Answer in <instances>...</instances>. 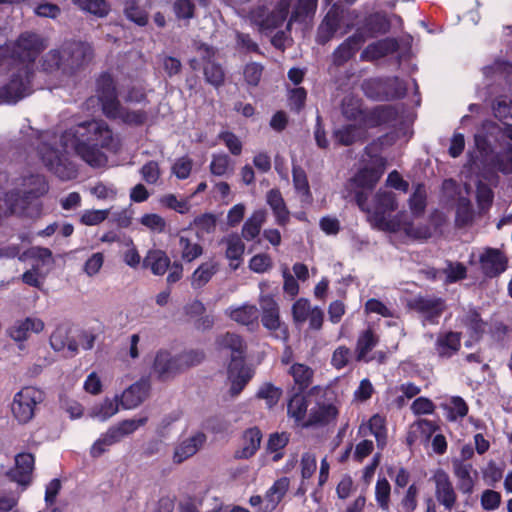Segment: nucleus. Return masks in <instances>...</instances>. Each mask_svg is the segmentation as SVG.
I'll return each mask as SVG.
<instances>
[{"label": "nucleus", "mask_w": 512, "mask_h": 512, "mask_svg": "<svg viewBox=\"0 0 512 512\" xmlns=\"http://www.w3.org/2000/svg\"><path fill=\"white\" fill-rule=\"evenodd\" d=\"M112 130L104 121H85L65 130L61 141L70 147L89 166L99 168L107 162L101 148H108L112 143Z\"/></svg>", "instance_id": "obj_1"}, {"label": "nucleus", "mask_w": 512, "mask_h": 512, "mask_svg": "<svg viewBox=\"0 0 512 512\" xmlns=\"http://www.w3.org/2000/svg\"><path fill=\"white\" fill-rule=\"evenodd\" d=\"M95 56L91 43L82 40L65 41L59 48L46 53L43 66L46 70L61 71L66 76H74L84 70Z\"/></svg>", "instance_id": "obj_2"}, {"label": "nucleus", "mask_w": 512, "mask_h": 512, "mask_svg": "<svg viewBox=\"0 0 512 512\" xmlns=\"http://www.w3.org/2000/svg\"><path fill=\"white\" fill-rule=\"evenodd\" d=\"M356 204L367 215V221L375 228L396 232L399 221L389 219L391 213L398 209L396 193L387 189H379L372 197L371 202L365 192L356 193Z\"/></svg>", "instance_id": "obj_3"}, {"label": "nucleus", "mask_w": 512, "mask_h": 512, "mask_svg": "<svg viewBox=\"0 0 512 512\" xmlns=\"http://www.w3.org/2000/svg\"><path fill=\"white\" fill-rule=\"evenodd\" d=\"M223 349L231 351V360L227 374L231 382V394L238 395L252 378L251 370L245 365V344L243 339L234 333H226L219 340Z\"/></svg>", "instance_id": "obj_4"}, {"label": "nucleus", "mask_w": 512, "mask_h": 512, "mask_svg": "<svg viewBox=\"0 0 512 512\" xmlns=\"http://www.w3.org/2000/svg\"><path fill=\"white\" fill-rule=\"evenodd\" d=\"M291 7V15L286 25L287 31H290L293 22L300 21L315 12L317 0H280L275 8L261 21L260 29L266 34L273 33L287 20Z\"/></svg>", "instance_id": "obj_5"}, {"label": "nucleus", "mask_w": 512, "mask_h": 512, "mask_svg": "<svg viewBox=\"0 0 512 512\" xmlns=\"http://www.w3.org/2000/svg\"><path fill=\"white\" fill-rule=\"evenodd\" d=\"M45 39L38 33L25 31L17 39L0 48V53L12 60L32 68V64L46 49Z\"/></svg>", "instance_id": "obj_6"}, {"label": "nucleus", "mask_w": 512, "mask_h": 512, "mask_svg": "<svg viewBox=\"0 0 512 512\" xmlns=\"http://www.w3.org/2000/svg\"><path fill=\"white\" fill-rule=\"evenodd\" d=\"M38 154L44 166L59 179L67 181L77 177L78 168L65 149L42 143L38 147Z\"/></svg>", "instance_id": "obj_7"}, {"label": "nucleus", "mask_w": 512, "mask_h": 512, "mask_svg": "<svg viewBox=\"0 0 512 512\" xmlns=\"http://www.w3.org/2000/svg\"><path fill=\"white\" fill-rule=\"evenodd\" d=\"M148 421V417L144 416L139 419H125L108 428L93 443L90 448V456L99 458L109 450V447L119 443L124 437L133 434L139 427L144 426Z\"/></svg>", "instance_id": "obj_8"}, {"label": "nucleus", "mask_w": 512, "mask_h": 512, "mask_svg": "<svg viewBox=\"0 0 512 512\" xmlns=\"http://www.w3.org/2000/svg\"><path fill=\"white\" fill-rule=\"evenodd\" d=\"M45 399L43 390L33 387L25 386L20 391L15 393L11 403V412L13 418L20 425L29 423L35 416L37 406L40 405Z\"/></svg>", "instance_id": "obj_9"}, {"label": "nucleus", "mask_w": 512, "mask_h": 512, "mask_svg": "<svg viewBox=\"0 0 512 512\" xmlns=\"http://www.w3.org/2000/svg\"><path fill=\"white\" fill-rule=\"evenodd\" d=\"M33 69L28 65H22L14 72L8 83L0 87V101L8 104L17 103L29 94Z\"/></svg>", "instance_id": "obj_10"}, {"label": "nucleus", "mask_w": 512, "mask_h": 512, "mask_svg": "<svg viewBox=\"0 0 512 512\" xmlns=\"http://www.w3.org/2000/svg\"><path fill=\"white\" fill-rule=\"evenodd\" d=\"M445 223V215L442 212L435 210L429 215L427 221L399 223L398 230H402L407 237L413 240L426 241L440 234Z\"/></svg>", "instance_id": "obj_11"}, {"label": "nucleus", "mask_w": 512, "mask_h": 512, "mask_svg": "<svg viewBox=\"0 0 512 512\" xmlns=\"http://www.w3.org/2000/svg\"><path fill=\"white\" fill-rule=\"evenodd\" d=\"M327 400L325 389L321 394L314 395L313 406L310 407L307 420L302 423L303 427L325 426L336 420L338 408Z\"/></svg>", "instance_id": "obj_12"}, {"label": "nucleus", "mask_w": 512, "mask_h": 512, "mask_svg": "<svg viewBox=\"0 0 512 512\" xmlns=\"http://www.w3.org/2000/svg\"><path fill=\"white\" fill-rule=\"evenodd\" d=\"M96 92L102 112L113 115L120 107L116 82L108 71L100 73L96 79Z\"/></svg>", "instance_id": "obj_13"}, {"label": "nucleus", "mask_w": 512, "mask_h": 512, "mask_svg": "<svg viewBox=\"0 0 512 512\" xmlns=\"http://www.w3.org/2000/svg\"><path fill=\"white\" fill-rule=\"evenodd\" d=\"M385 169V160L382 157H375L373 159V166H367L358 171L354 177H352L347 188L354 192H363L362 189L371 190L380 180Z\"/></svg>", "instance_id": "obj_14"}, {"label": "nucleus", "mask_w": 512, "mask_h": 512, "mask_svg": "<svg viewBox=\"0 0 512 512\" xmlns=\"http://www.w3.org/2000/svg\"><path fill=\"white\" fill-rule=\"evenodd\" d=\"M408 307L421 314L425 321L435 324L446 309L443 299L418 296L408 302Z\"/></svg>", "instance_id": "obj_15"}, {"label": "nucleus", "mask_w": 512, "mask_h": 512, "mask_svg": "<svg viewBox=\"0 0 512 512\" xmlns=\"http://www.w3.org/2000/svg\"><path fill=\"white\" fill-rule=\"evenodd\" d=\"M35 466V457L32 453L21 452L15 456V466L7 471L6 475L13 482L27 487L32 481Z\"/></svg>", "instance_id": "obj_16"}, {"label": "nucleus", "mask_w": 512, "mask_h": 512, "mask_svg": "<svg viewBox=\"0 0 512 512\" xmlns=\"http://www.w3.org/2000/svg\"><path fill=\"white\" fill-rule=\"evenodd\" d=\"M323 388L315 386L309 390L306 395L295 394L288 402L287 412L288 415L295 419L296 422H305L308 417V407L312 406L315 394H321Z\"/></svg>", "instance_id": "obj_17"}, {"label": "nucleus", "mask_w": 512, "mask_h": 512, "mask_svg": "<svg viewBox=\"0 0 512 512\" xmlns=\"http://www.w3.org/2000/svg\"><path fill=\"white\" fill-rule=\"evenodd\" d=\"M507 261L504 253L495 248H486L479 258L481 270L488 277H495L505 271Z\"/></svg>", "instance_id": "obj_18"}, {"label": "nucleus", "mask_w": 512, "mask_h": 512, "mask_svg": "<svg viewBox=\"0 0 512 512\" xmlns=\"http://www.w3.org/2000/svg\"><path fill=\"white\" fill-rule=\"evenodd\" d=\"M150 388L148 378H141L139 381L130 385L120 396V404L123 409H133L142 404L148 397Z\"/></svg>", "instance_id": "obj_19"}, {"label": "nucleus", "mask_w": 512, "mask_h": 512, "mask_svg": "<svg viewBox=\"0 0 512 512\" xmlns=\"http://www.w3.org/2000/svg\"><path fill=\"white\" fill-rule=\"evenodd\" d=\"M207 436L202 431H198L192 436L182 440L174 449L173 462L181 464L194 456L206 443Z\"/></svg>", "instance_id": "obj_20"}, {"label": "nucleus", "mask_w": 512, "mask_h": 512, "mask_svg": "<svg viewBox=\"0 0 512 512\" xmlns=\"http://www.w3.org/2000/svg\"><path fill=\"white\" fill-rule=\"evenodd\" d=\"M366 39L367 37L364 32L358 30L334 51L333 63L337 66H341L346 63L360 49Z\"/></svg>", "instance_id": "obj_21"}, {"label": "nucleus", "mask_w": 512, "mask_h": 512, "mask_svg": "<svg viewBox=\"0 0 512 512\" xmlns=\"http://www.w3.org/2000/svg\"><path fill=\"white\" fill-rule=\"evenodd\" d=\"M177 355L172 356L167 350H159L153 362V371L161 381L174 376L180 372Z\"/></svg>", "instance_id": "obj_22"}, {"label": "nucleus", "mask_w": 512, "mask_h": 512, "mask_svg": "<svg viewBox=\"0 0 512 512\" xmlns=\"http://www.w3.org/2000/svg\"><path fill=\"white\" fill-rule=\"evenodd\" d=\"M44 329V322L39 318L26 317L16 320L9 327L8 335L16 342L26 341L31 333H40Z\"/></svg>", "instance_id": "obj_23"}, {"label": "nucleus", "mask_w": 512, "mask_h": 512, "mask_svg": "<svg viewBox=\"0 0 512 512\" xmlns=\"http://www.w3.org/2000/svg\"><path fill=\"white\" fill-rule=\"evenodd\" d=\"M289 488V479L283 477L278 479L273 486L267 491L264 498L258 497V512H271L280 503Z\"/></svg>", "instance_id": "obj_24"}, {"label": "nucleus", "mask_w": 512, "mask_h": 512, "mask_svg": "<svg viewBox=\"0 0 512 512\" xmlns=\"http://www.w3.org/2000/svg\"><path fill=\"white\" fill-rule=\"evenodd\" d=\"M399 43L395 38H385L369 44L361 53V60L375 61L396 52Z\"/></svg>", "instance_id": "obj_25"}, {"label": "nucleus", "mask_w": 512, "mask_h": 512, "mask_svg": "<svg viewBox=\"0 0 512 512\" xmlns=\"http://www.w3.org/2000/svg\"><path fill=\"white\" fill-rule=\"evenodd\" d=\"M436 483V498L447 509H451L456 502V493L447 473L439 470L434 476Z\"/></svg>", "instance_id": "obj_26"}, {"label": "nucleus", "mask_w": 512, "mask_h": 512, "mask_svg": "<svg viewBox=\"0 0 512 512\" xmlns=\"http://www.w3.org/2000/svg\"><path fill=\"white\" fill-rule=\"evenodd\" d=\"M23 201L29 202L30 200L44 196L48 190L49 185L45 176L40 174H31L23 179Z\"/></svg>", "instance_id": "obj_27"}, {"label": "nucleus", "mask_w": 512, "mask_h": 512, "mask_svg": "<svg viewBox=\"0 0 512 512\" xmlns=\"http://www.w3.org/2000/svg\"><path fill=\"white\" fill-rule=\"evenodd\" d=\"M367 132L357 124L345 125L333 132V138L339 145L350 146L367 139Z\"/></svg>", "instance_id": "obj_28"}, {"label": "nucleus", "mask_w": 512, "mask_h": 512, "mask_svg": "<svg viewBox=\"0 0 512 512\" xmlns=\"http://www.w3.org/2000/svg\"><path fill=\"white\" fill-rule=\"evenodd\" d=\"M263 326L271 332H275L281 327L279 317V307L271 297H263L261 300Z\"/></svg>", "instance_id": "obj_29"}, {"label": "nucleus", "mask_w": 512, "mask_h": 512, "mask_svg": "<svg viewBox=\"0 0 512 512\" xmlns=\"http://www.w3.org/2000/svg\"><path fill=\"white\" fill-rule=\"evenodd\" d=\"M170 258L165 251L151 249L143 259V267L149 268L154 275H164L170 266Z\"/></svg>", "instance_id": "obj_30"}, {"label": "nucleus", "mask_w": 512, "mask_h": 512, "mask_svg": "<svg viewBox=\"0 0 512 512\" xmlns=\"http://www.w3.org/2000/svg\"><path fill=\"white\" fill-rule=\"evenodd\" d=\"M106 117L112 120L120 119L130 126H142L148 120V113L143 109L130 110L120 103L119 109L113 115L108 114Z\"/></svg>", "instance_id": "obj_31"}, {"label": "nucleus", "mask_w": 512, "mask_h": 512, "mask_svg": "<svg viewBox=\"0 0 512 512\" xmlns=\"http://www.w3.org/2000/svg\"><path fill=\"white\" fill-rule=\"evenodd\" d=\"M266 202L271 207L277 223L285 225L289 221V211L280 191L277 189L270 190L266 195Z\"/></svg>", "instance_id": "obj_32"}, {"label": "nucleus", "mask_w": 512, "mask_h": 512, "mask_svg": "<svg viewBox=\"0 0 512 512\" xmlns=\"http://www.w3.org/2000/svg\"><path fill=\"white\" fill-rule=\"evenodd\" d=\"M460 333L448 332L437 339V350L441 357H450L460 348Z\"/></svg>", "instance_id": "obj_33"}, {"label": "nucleus", "mask_w": 512, "mask_h": 512, "mask_svg": "<svg viewBox=\"0 0 512 512\" xmlns=\"http://www.w3.org/2000/svg\"><path fill=\"white\" fill-rule=\"evenodd\" d=\"M453 470L459 481L458 488L463 493H471L474 486V481L471 477L472 466L456 460L453 461Z\"/></svg>", "instance_id": "obj_34"}, {"label": "nucleus", "mask_w": 512, "mask_h": 512, "mask_svg": "<svg viewBox=\"0 0 512 512\" xmlns=\"http://www.w3.org/2000/svg\"><path fill=\"white\" fill-rule=\"evenodd\" d=\"M218 271L214 262L202 263L192 274L191 285L195 289L204 287Z\"/></svg>", "instance_id": "obj_35"}, {"label": "nucleus", "mask_w": 512, "mask_h": 512, "mask_svg": "<svg viewBox=\"0 0 512 512\" xmlns=\"http://www.w3.org/2000/svg\"><path fill=\"white\" fill-rule=\"evenodd\" d=\"M123 13L129 21L140 27L148 24V13L140 7L138 0H125Z\"/></svg>", "instance_id": "obj_36"}, {"label": "nucleus", "mask_w": 512, "mask_h": 512, "mask_svg": "<svg viewBox=\"0 0 512 512\" xmlns=\"http://www.w3.org/2000/svg\"><path fill=\"white\" fill-rule=\"evenodd\" d=\"M289 374L293 377L298 389L303 391L312 383L314 372L305 364L295 363L290 367Z\"/></svg>", "instance_id": "obj_37"}, {"label": "nucleus", "mask_w": 512, "mask_h": 512, "mask_svg": "<svg viewBox=\"0 0 512 512\" xmlns=\"http://www.w3.org/2000/svg\"><path fill=\"white\" fill-rule=\"evenodd\" d=\"M339 25L337 14L329 12L319 26L317 33L318 43L326 44L337 32Z\"/></svg>", "instance_id": "obj_38"}, {"label": "nucleus", "mask_w": 512, "mask_h": 512, "mask_svg": "<svg viewBox=\"0 0 512 512\" xmlns=\"http://www.w3.org/2000/svg\"><path fill=\"white\" fill-rule=\"evenodd\" d=\"M387 120V109L384 107H377L371 111H362L358 119V126H361L366 132L368 128L381 125Z\"/></svg>", "instance_id": "obj_39"}, {"label": "nucleus", "mask_w": 512, "mask_h": 512, "mask_svg": "<svg viewBox=\"0 0 512 512\" xmlns=\"http://www.w3.org/2000/svg\"><path fill=\"white\" fill-rule=\"evenodd\" d=\"M178 244L181 251V259L185 263H191L203 254V247L186 236L181 235Z\"/></svg>", "instance_id": "obj_40"}, {"label": "nucleus", "mask_w": 512, "mask_h": 512, "mask_svg": "<svg viewBox=\"0 0 512 512\" xmlns=\"http://www.w3.org/2000/svg\"><path fill=\"white\" fill-rule=\"evenodd\" d=\"M82 11L93 14L96 17H106L110 12V5L106 0H72Z\"/></svg>", "instance_id": "obj_41"}, {"label": "nucleus", "mask_w": 512, "mask_h": 512, "mask_svg": "<svg viewBox=\"0 0 512 512\" xmlns=\"http://www.w3.org/2000/svg\"><path fill=\"white\" fill-rule=\"evenodd\" d=\"M203 74L205 81L218 89L225 82V71L223 67L216 62H209L203 65Z\"/></svg>", "instance_id": "obj_42"}, {"label": "nucleus", "mask_w": 512, "mask_h": 512, "mask_svg": "<svg viewBox=\"0 0 512 512\" xmlns=\"http://www.w3.org/2000/svg\"><path fill=\"white\" fill-rule=\"evenodd\" d=\"M473 219L474 211L470 200L466 196H460L456 202V224L466 226L472 223Z\"/></svg>", "instance_id": "obj_43"}, {"label": "nucleus", "mask_w": 512, "mask_h": 512, "mask_svg": "<svg viewBox=\"0 0 512 512\" xmlns=\"http://www.w3.org/2000/svg\"><path fill=\"white\" fill-rule=\"evenodd\" d=\"M505 134L510 141L506 144V148L497 154L495 165L503 173H510L512 172V129H507Z\"/></svg>", "instance_id": "obj_44"}, {"label": "nucleus", "mask_w": 512, "mask_h": 512, "mask_svg": "<svg viewBox=\"0 0 512 512\" xmlns=\"http://www.w3.org/2000/svg\"><path fill=\"white\" fill-rule=\"evenodd\" d=\"M427 192L422 184H417L409 199V208L414 217L421 215L426 208Z\"/></svg>", "instance_id": "obj_45"}, {"label": "nucleus", "mask_w": 512, "mask_h": 512, "mask_svg": "<svg viewBox=\"0 0 512 512\" xmlns=\"http://www.w3.org/2000/svg\"><path fill=\"white\" fill-rule=\"evenodd\" d=\"M180 372L199 365L205 359V353L199 349L183 351L177 355Z\"/></svg>", "instance_id": "obj_46"}, {"label": "nucleus", "mask_w": 512, "mask_h": 512, "mask_svg": "<svg viewBox=\"0 0 512 512\" xmlns=\"http://www.w3.org/2000/svg\"><path fill=\"white\" fill-rule=\"evenodd\" d=\"M362 111L360 99L352 95L343 98L341 112L346 119L358 121Z\"/></svg>", "instance_id": "obj_47"}, {"label": "nucleus", "mask_w": 512, "mask_h": 512, "mask_svg": "<svg viewBox=\"0 0 512 512\" xmlns=\"http://www.w3.org/2000/svg\"><path fill=\"white\" fill-rule=\"evenodd\" d=\"M229 316L239 324L250 325L256 320V307L254 305H243L232 309Z\"/></svg>", "instance_id": "obj_48"}, {"label": "nucleus", "mask_w": 512, "mask_h": 512, "mask_svg": "<svg viewBox=\"0 0 512 512\" xmlns=\"http://www.w3.org/2000/svg\"><path fill=\"white\" fill-rule=\"evenodd\" d=\"M377 344V338L372 330H366L358 339L356 346V359L362 361L365 359L368 352H370Z\"/></svg>", "instance_id": "obj_49"}, {"label": "nucleus", "mask_w": 512, "mask_h": 512, "mask_svg": "<svg viewBox=\"0 0 512 512\" xmlns=\"http://www.w3.org/2000/svg\"><path fill=\"white\" fill-rule=\"evenodd\" d=\"M293 183L296 191L301 194L303 201L311 202V193L306 173L301 168L293 169Z\"/></svg>", "instance_id": "obj_50"}, {"label": "nucleus", "mask_w": 512, "mask_h": 512, "mask_svg": "<svg viewBox=\"0 0 512 512\" xmlns=\"http://www.w3.org/2000/svg\"><path fill=\"white\" fill-rule=\"evenodd\" d=\"M366 28L374 34H384L390 29V22L383 14L376 13L366 19Z\"/></svg>", "instance_id": "obj_51"}, {"label": "nucleus", "mask_w": 512, "mask_h": 512, "mask_svg": "<svg viewBox=\"0 0 512 512\" xmlns=\"http://www.w3.org/2000/svg\"><path fill=\"white\" fill-rule=\"evenodd\" d=\"M173 12L178 20H190L195 17V4L192 0H175Z\"/></svg>", "instance_id": "obj_52"}, {"label": "nucleus", "mask_w": 512, "mask_h": 512, "mask_svg": "<svg viewBox=\"0 0 512 512\" xmlns=\"http://www.w3.org/2000/svg\"><path fill=\"white\" fill-rule=\"evenodd\" d=\"M390 492H391V486L387 479L382 478L379 479L376 483L375 487V497L379 504V506L384 510L387 511L389 509V503H390Z\"/></svg>", "instance_id": "obj_53"}, {"label": "nucleus", "mask_w": 512, "mask_h": 512, "mask_svg": "<svg viewBox=\"0 0 512 512\" xmlns=\"http://www.w3.org/2000/svg\"><path fill=\"white\" fill-rule=\"evenodd\" d=\"M244 440L249 442L242 449L235 452V457L238 459H247L253 456L256 452V427L247 429L243 434Z\"/></svg>", "instance_id": "obj_54"}, {"label": "nucleus", "mask_w": 512, "mask_h": 512, "mask_svg": "<svg viewBox=\"0 0 512 512\" xmlns=\"http://www.w3.org/2000/svg\"><path fill=\"white\" fill-rule=\"evenodd\" d=\"M476 199L479 212L483 213L487 211L493 202V192L491 188L487 184L479 182L477 185Z\"/></svg>", "instance_id": "obj_55"}, {"label": "nucleus", "mask_w": 512, "mask_h": 512, "mask_svg": "<svg viewBox=\"0 0 512 512\" xmlns=\"http://www.w3.org/2000/svg\"><path fill=\"white\" fill-rule=\"evenodd\" d=\"M118 396L114 400L106 398L98 407L95 408L94 414L101 420H107L115 415L119 410Z\"/></svg>", "instance_id": "obj_56"}, {"label": "nucleus", "mask_w": 512, "mask_h": 512, "mask_svg": "<svg viewBox=\"0 0 512 512\" xmlns=\"http://www.w3.org/2000/svg\"><path fill=\"white\" fill-rule=\"evenodd\" d=\"M281 395L282 390L271 383H264L258 391V398L266 400L269 408L279 401Z\"/></svg>", "instance_id": "obj_57"}, {"label": "nucleus", "mask_w": 512, "mask_h": 512, "mask_svg": "<svg viewBox=\"0 0 512 512\" xmlns=\"http://www.w3.org/2000/svg\"><path fill=\"white\" fill-rule=\"evenodd\" d=\"M495 116L506 126H512V102L506 99L498 100L493 107Z\"/></svg>", "instance_id": "obj_58"}, {"label": "nucleus", "mask_w": 512, "mask_h": 512, "mask_svg": "<svg viewBox=\"0 0 512 512\" xmlns=\"http://www.w3.org/2000/svg\"><path fill=\"white\" fill-rule=\"evenodd\" d=\"M226 257L230 260H240L244 253V244L238 235H231L227 238Z\"/></svg>", "instance_id": "obj_59"}, {"label": "nucleus", "mask_w": 512, "mask_h": 512, "mask_svg": "<svg viewBox=\"0 0 512 512\" xmlns=\"http://www.w3.org/2000/svg\"><path fill=\"white\" fill-rule=\"evenodd\" d=\"M140 223L153 232L162 233L166 228L165 219L155 213H146L140 218Z\"/></svg>", "instance_id": "obj_60"}, {"label": "nucleus", "mask_w": 512, "mask_h": 512, "mask_svg": "<svg viewBox=\"0 0 512 512\" xmlns=\"http://www.w3.org/2000/svg\"><path fill=\"white\" fill-rule=\"evenodd\" d=\"M193 161L187 156L178 158L172 166V173L180 180L187 179L192 171Z\"/></svg>", "instance_id": "obj_61"}, {"label": "nucleus", "mask_w": 512, "mask_h": 512, "mask_svg": "<svg viewBox=\"0 0 512 512\" xmlns=\"http://www.w3.org/2000/svg\"><path fill=\"white\" fill-rule=\"evenodd\" d=\"M142 179L148 184H155L161 175L158 162L150 160L140 169Z\"/></svg>", "instance_id": "obj_62"}, {"label": "nucleus", "mask_w": 512, "mask_h": 512, "mask_svg": "<svg viewBox=\"0 0 512 512\" xmlns=\"http://www.w3.org/2000/svg\"><path fill=\"white\" fill-rule=\"evenodd\" d=\"M161 203L180 214H186L190 210V205L187 200H178L174 194H167L161 198Z\"/></svg>", "instance_id": "obj_63"}, {"label": "nucleus", "mask_w": 512, "mask_h": 512, "mask_svg": "<svg viewBox=\"0 0 512 512\" xmlns=\"http://www.w3.org/2000/svg\"><path fill=\"white\" fill-rule=\"evenodd\" d=\"M218 138L224 142L226 147L233 155H240L242 152V143L239 138L230 131H222L219 133Z\"/></svg>", "instance_id": "obj_64"}]
</instances>
